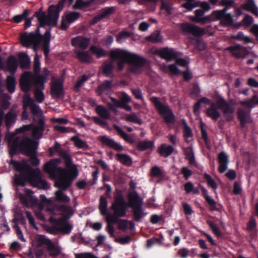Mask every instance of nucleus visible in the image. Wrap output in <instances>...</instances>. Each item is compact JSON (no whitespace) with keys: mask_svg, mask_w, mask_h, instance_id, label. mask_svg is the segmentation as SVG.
Listing matches in <instances>:
<instances>
[{"mask_svg":"<svg viewBox=\"0 0 258 258\" xmlns=\"http://www.w3.org/2000/svg\"><path fill=\"white\" fill-rule=\"evenodd\" d=\"M233 18L231 13L224 15L220 22V24L224 27H231L233 25Z\"/></svg>","mask_w":258,"mask_h":258,"instance_id":"nucleus-47","label":"nucleus"},{"mask_svg":"<svg viewBox=\"0 0 258 258\" xmlns=\"http://www.w3.org/2000/svg\"><path fill=\"white\" fill-rule=\"evenodd\" d=\"M18 67L17 60L15 56L13 55L10 56L6 61L4 71L9 72L11 75H14Z\"/></svg>","mask_w":258,"mask_h":258,"instance_id":"nucleus-24","label":"nucleus"},{"mask_svg":"<svg viewBox=\"0 0 258 258\" xmlns=\"http://www.w3.org/2000/svg\"><path fill=\"white\" fill-rule=\"evenodd\" d=\"M116 10L115 7H106L102 8L99 13L102 19L107 18L113 14Z\"/></svg>","mask_w":258,"mask_h":258,"instance_id":"nucleus-39","label":"nucleus"},{"mask_svg":"<svg viewBox=\"0 0 258 258\" xmlns=\"http://www.w3.org/2000/svg\"><path fill=\"white\" fill-rule=\"evenodd\" d=\"M211 28V26L209 25L205 29L202 28L188 22L183 23L180 24V29L183 33L191 34L195 37L203 36L206 34V30H208Z\"/></svg>","mask_w":258,"mask_h":258,"instance_id":"nucleus-11","label":"nucleus"},{"mask_svg":"<svg viewBox=\"0 0 258 258\" xmlns=\"http://www.w3.org/2000/svg\"><path fill=\"white\" fill-rule=\"evenodd\" d=\"M110 99L116 107L120 108H122L124 105L131 101V97L125 92L122 93V97L120 101L112 97H110Z\"/></svg>","mask_w":258,"mask_h":258,"instance_id":"nucleus-26","label":"nucleus"},{"mask_svg":"<svg viewBox=\"0 0 258 258\" xmlns=\"http://www.w3.org/2000/svg\"><path fill=\"white\" fill-rule=\"evenodd\" d=\"M57 225L60 226V227H53L55 229L58 231L59 232L65 234H70L73 229V225L68 223H57Z\"/></svg>","mask_w":258,"mask_h":258,"instance_id":"nucleus-38","label":"nucleus"},{"mask_svg":"<svg viewBox=\"0 0 258 258\" xmlns=\"http://www.w3.org/2000/svg\"><path fill=\"white\" fill-rule=\"evenodd\" d=\"M67 0H60L56 5H50L48 9V16L45 12L39 11L37 13V17L40 23V27H44L45 25L56 26L59 18V13L63 9L64 5ZM74 0H68L69 6L73 3Z\"/></svg>","mask_w":258,"mask_h":258,"instance_id":"nucleus-5","label":"nucleus"},{"mask_svg":"<svg viewBox=\"0 0 258 258\" xmlns=\"http://www.w3.org/2000/svg\"><path fill=\"white\" fill-rule=\"evenodd\" d=\"M114 66L112 61H104L101 67L100 70L103 75L106 77L112 78L114 76Z\"/></svg>","mask_w":258,"mask_h":258,"instance_id":"nucleus-20","label":"nucleus"},{"mask_svg":"<svg viewBox=\"0 0 258 258\" xmlns=\"http://www.w3.org/2000/svg\"><path fill=\"white\" fill-rule=\"evenodd\" d=\"M126 120L128 122L137 123L141 125L143 123L142 119L139 118L135 113H132L126 116Z\"/></svg>","mask_w":258,"mask_h":258,"instance_id":"nucleus-53","label":"nucleus"},{"mask_svg":"<svg viewBox=\"0 0 258 258\" xmlns=\"http://www.w3.org/2000/svg\"><path fill=\"white\" fill-rule=\"evenodd\" d=\"M89 50L93 54L96 55L97 58H100L107 55V53L104 49L98 47L95 45L91 46Z\"/></svg>","mask_w":258,"mask_h":258,"instance_id":"nucleus-44","label":"nucleus"},{"mask_svg":"<svg viewBox=\"0 0 258 258\" xmlns=\"http://www.w3.org/2000/svg\"><path fill=\"white\" fill-rule=\"evenodd\" d=\"M205 12L202 9H198L195 11V16L192 17L191 20L193 22L197 23L201 18H202L205 14Z\"/></svg>","mask_w":258,"mask_h":258,"instance_id":"nucleus-64","label":"nucleus"},{"mask_svg":"<svg viewBox=\"0 0 258 258\" xmlns=\"http://www.w3.org/2000/svg\"><path fill=\"white\" fill-rule=\"evenodd\" d=\"M207 224L210 227L213 233L218 237L222 236V233L217 225L213 221L208 220L206 221Z\"/></svg>","mask_w":258,"mask_h":258,"instance_id":"nucleus-54","label":"nucleus"},{"mask_svg":"<svg viewBox=\"0 0 258 258\" xmlns=\"http://www.w3.org/2000/svg\"><path fill=\"white\" fill-rule=\"evenodd\" d=\"M71 141L74 142V145L79 149H88L89 148L87 144L84 141L81 140L78 136H73L71 138Z\"/></svg>","mask_w":258,"mask_h":258,"instance_id":"nucleus-46","label":"nucleus"},{"mask_svg":"<svg viewBox=\"0 0 258 258\" xmlns=\"http://www.w3.org/2000/svg\"><path fill=\"white\" fill-rule=\"evenodd\" d=\"M112 88V81L105 80L103 83L98 86L96 92L98 96H101L104 93L111 91Z\"/></svg>","mask_w":258,"mask_h":258,"instance_id":"nucleus-27","label":"nucleus"},{"mask_svg":"<svg viewBox=\"0 0 258 258\" xmlns=\"http://www.w3.org/2000/svg\"><path fill=\"white\" fill-rule=\"evenodd\" d=\"M174 151V148L170 145L162 144L157 149V152L161 156L167 158L170 156Z\"/></svg>","mask_w":258,"mask_h":258,"instance_id":"nucleus-29","label":"nucleus"},{"mask_svg":"<svg viewBox=\"0 0 258 258\" xmlns=\"http://www.w3.org/2000/svg\"><path fill=\"white\" fill-rule=\"evenodd\" d=\"M241 105L244 106L248 108H252L256 104H258V98L256 95H253L252 98L248 101H242L240 102Z\"/></svg>","mask_w":258,"mask_h":258,"instance_id":"nucleus-48","label":"nucleus"},{"mask_svg":"<svg viewBox=\"0 0 258 258\" xmlns=\"http://www.w3.org/2000/svg\"><path fill=\"white\" fill-rule=\"evenodd\" d=\"M55 200L60 202L68 203L70 202V198L64 194L61 190H57L55 192Z\"/></svg>","mask_w":258,"mask_h":258,"instance_id":"nucleus-50","label":"nucleus"},{"mask_svg":"<svg viewBox=\"0 0 258 258\" xmlns=\"http://www.w3.org/2000/svg\"><path fill=\"white\" fill-rule=\"evenodd\" d=\"M117 160L122 164L130 166L132 165L133 161L132 158L126 154H117L116 155Z\"/></svg>","mask_w":258,"mask_h":258,"instance_id":"nucleus-43","label":"nucleus"},{"mask_svg":"<svg viewBox=\"0 0 258 258\" xmlns=\"http://www.w3.org/2000/svg\"><path fill=\"white\" fill-rule=\"evenodd\" d=\"M59 211L62 212L64 214L72 216L73 214L72 208L69 206L60 205L58 207Z\"/></svg>","mask_w":258,"mask_h":258,"instance_id":"nucleus-63","label":"nucleus"},{"mask_svg":"<svg viewBox=\"0 0 258 258\" xmlns=\"http://www.w3.org/2000/svg\"><path fill=\"white\" fill-rule=\"evenodd\" d=\"M39 143L31 138L25 136L21 141L17 137L13 141L12 144L9 150V154L12 158L17 154L18 149L26 156H29L37 151Z\"/></svg>","mask_w":258,"mask_h":258,"instance_id":"nucleus-6","label":"nucleus"},{"mask_svg":"<svg viewBox=\"0 0 258 258\" xmlns=\"http://www.w3.org/2000/svg\"><path fill=\"white\" fill-rule=\"evenodd\" d=\"M20 66L22 69H28L30 67V59L28 55L21 53L19 55Z\"/></svg>","mask_w":258,"mask_h":258,"instance_id":"nucleus-34","label":"nucleus"},{"mask_svg":"<svg viewBox=\"0 0 258 258\" xmlns=\"http://www.w3.org/2000/svg\"><path fill=\"white\" fill-rule=\"evenodd\" d=\"M98 140L103 146H106L116 151L120 152L123 149V147L113 139L107 136H102L98 137Z\"/></svg>","mask_w":258,"mask_h":258,"instance_id":"nucleus-13","label":"nucleus"},{"mask_svg":"<svg viewBox=\"0 0 258 258\" xmlns=\"http://www.w3.org/2000/svg\"><path fill=\"white\" fill-rule=\"evenodd\" d=\"M62 90L63 86L62 83L58 81H56L52 84L51 87V95L58 97L61 95Z\"/></svg>","mask_w":258,"mask_h":258,"instance_id":"nucleus-33","label":"nucleus"},{"mask_svg":"<svg viewBox=\"0 0 258 258\" xmlns=\"http://www.w3.org/2000/svg\"><path fill=\"white\" fill-rule=\"evenodd\" d=\"M250 110L246 111L243 109H239L237 111V117L240 121V125L244 127L246 123H249L252 122L250 116Z\"/></svg>","mask_w":258,"mask_h":258,"instance_id":"nucleus-23","label":"nucleus"},{"mask_svg":"<svg viewBox=\"0 0 258 258\" xmlns=\"http://www.w3.org/2000/svg\"><path fill=\"white\" fill-rule=\"evenodd\" d=\"M201 191L206 202L210 206V210L211 211L220 212V208H222V206L220 204L217 203L211 197L208 195V190L204 187L201 188Z\"/></svg>","mask_w":258,"mask_h":258,"instance_id":"nucleus-17","label":"nucleus"},{"mask_svg":"<svg viewBox=\"0 0 258 258\" xmlns=\"http://www.w3.org/2000/svg\"><path fill=\"white\" fill-rule=\"evenodd\" d=\"M17 114L14 109H11L5 116V123L7 130H9L11 125L16 122Z\"/></svg>","mask_w":258,"mask_h":258,"instance_id":"nucleus-31","label":"nucleus"},{"mask_svg":"<svg viewBox=\"0 0 258 258\" xmlns=\"http://www.w3.org/2000/svg\"><path fill=\"white\" fill-rule=\"evenodd\" d=\"M61 160L59 158L50 159L45 163L44 171L49 174L52 179L56 180L54 186L61 190H66L72 184L73 181L78 175V170L74 167L70 171L58 166Z\"/></svg>","mask_w":258,"mask_h":258,"instance_id":"nucleus-1","label":"nucleus"},{"mask_svg":"<svg viewBox=\"0 0 258 258\" xmlns=\"http://www.w3.org/2000/svg\"><path fill=\"white\" fill-rule=\"evenodd\" d=\"M226 50L236 59L244 58L249 53L246 48L240 44L228 46Z\"/></svg>","mask_w":258,"mask_h":258,"instance_id":"nucleus-12","label":"nucleus"},{"mask_svg":"<svg viewBox=\"0 0 258 258\" xmlns=\"http://www.w3.org/2000/svg\"><path fill=\"white\" fill-rule=\"evenodd\" d=\"M128 202L130 206L133 209L134 220L136 222H140L146 216L142 207L143 201L136 191H133L128 194Z\"/></svg>","mask_w":258,"mask_h":258,"instance_id":"nucleus-8","label":"nucleus"},{"mask_svg":"<svg viewBox=\"0 0 258 258\" xmlns=\"http://www.w3.org/2000/svg\"><path fill=\"white\" fill-rule=\"evenodd\" d=\"M240 8L244 11L251 13L255 16H258V7L254 0H246L245 3L241 5Z\"/></svg>","mask_w":258,"mask_h":258,"instance_id":"nucleus-25","label":"nucleus"},{"mask_svg":"<svg viewBox=\"0 0 258 258\" xmlns=\"http://www.w3.org/2000/svg\"><path fill=\"white\" fill-rule=\"evenodd\" d=\"M113 127L117 131L119 135L126 142L130 144H133L134 143L133 139L130 137L127 134L124 132L120 127L116 124H113Z\"/></svg>","mask_w":258,"mask_h":258,"instance_id":"nucleus-40","label":"nucleus"},{"mask_svg":"<svg viewBox=\"0 0 258 258\" xmlns=\"http://www.w3.org/2000/svg\"><path fill=\"white\" fill-rule=\"evenodd\" d=\"M76 54V58L82 63H90L92 60V56L87 51H77Z\"/></svg>","mask_w":258,"mask_h":258,"instance_id":"nucleus-30","label":"nucleus"},{"mask_svg":"<svg viewBox=\"0 0 258 258\" xmlns=\"http://www.w3.org/2000/svg\"><path fill=\"white\" fill-rule=\"evenodd\" d=\"M219 163L218 171L220 173H224L227 169V165L229 162L228 155L224 152H220L217 157Z\"/></svg>","mask_w":258,"mask_h":258,"instance_id":"nucleus-21","label":"nucleus"},{"mask_svg":"<svg viewBox=\"0 0 258 258\" xmlns=\"http://www.w3.org/2000/svg\"><path fill=\"white\" fill-rule=\"evenodd\" d=\"M44 131V129L42 127L35 126L32 129V135L34 139L39 140L42 138Z\"/></svg>","mask_w":258,"mask_h":258,"instance_id":"nucleus-52","label":"nucleus"},{"mask_svg":"<svg viewBox=\"0 0 258 258\" xmlns=\"http://www.w3.org/2000/svg\"><path fill=\"white\" fill-rule=\"evenodd\" d=\"M31 184L39 188L47 189L48 187V182L42 179L41 175L39 172H35L32 171L31 178Z\"/></svg>","mask_w":258,"mask_h":258,"instance_id":"nucleus-16","label":"nucleus"},{"mask_svg":"<svg viewBox=\"0 0 258 258\" xmlns=\"http://www.w3.org/2000/svg\"><path fill=\"white\" fill-rule=\"evenodd\" d=\"M109 56L112 60H119L116 64L119 71L123 70L125 63L133 66L134 68L132 71L134 72L136 69L143 67L146 63V60L143 57L120 48L110 50Z\"/></svg>","mask_w":258,"mask_h":258,"instance_id":"nucleus-3","label":"nucleus"},{"mask_svg":"<svg viewBox=\"0 0 258 258\" xmlns=\"http://www.w3.org/2000/svg\"><path fill=\"white\" fill-rule=\"evenodd\" d=\"M211 15L213 22L217 21H220V22L221 20H222V18L224 16L220 10L213 11L211 13Z\"/></svg>","mask_w":258,"mask_h":258,"instance_id":"nucleus-62","label":"nucleus"},{"mask_svg":"<svg viewBox=\"0 0 258 258\" xmlns=\"http://www.w3.org/2000/svg\"><path fill=\"white\" fill-rule=\"evenodd\" d=\"M10 164L12 165L14 169L20 173L19 174H15L14 183L17 186H24L26 181L31 183L32 169L25 160L22 162L11 159Z\"/></svg>","mask_w":258,"mask_h":258,"instance_id":"nucleus-7","label":"nucleus"},{"mask_svg":"<svg viewBox=\"0 0 258 258\" xmlns=\"http://www.w3.org/2000/svg\"><path fill=\"white\" fill-rule=\"evenodd\" d=\"M25 191V195H20V199L22 203L24 205L27 206L30 204H37L38 202V199L36 197L32 195L33 192L32 190L27 188L26 189Z\"/></svg>","mask_w":258,"mask_h":258,"instance_id":"nucleus-19","label":"nucleus"},{"mask_svg":"<svg viewBox=\"0 0 258 258\" xmlns=\"http://www.w3.org/2000/svg\"><path fill=\"white\" fill-rule=\"evenodd\" d=\"M231 38L238 41H243L244 43H249L252 42V39L246 36H245L243 32L239 31L236 35H233Z\"/></svg>","mask_w":258,"mask_h":258,"instance_id":"nucleus-45","label":"nucleus"},{"mask_svg":"<svg viewBox=\"0 0 258 258\" xmlns=\"http://www.w3.org/2000/svg\"><path fill=\"white\" fill-rule=\"evenodd\" d=\"M128 204L125 201L121 190L116 189L114 192V201L112 203L110 209L113 211V214H109L108 221L112 223H118L119 229L125 230L127 228L128 221L125 219H119L126 215Z\"/></svg>","mask_w":258,"mask_h":258,"instance_id":"nucleus-2","label":"nucleus"},{"mask_svg":"<svg viewBox=\"0 0 258 258\" xmlns=\"http://www.w3.org/2000/svg\"><path fill=\"white\" fill-rule=\"evenodd\" d=\"M182 122L183 125V134L184 136L186 138H190L192 136V133L188 126L186 120L184 119L182 120Z\"/></svg>","mask_w":258,"mask_h":258,"instance_id":"nucleus-56","label":"nucleus"},{"mask_svg":"<svg viewBox=\"0 0 258 258\" xmlns=\"http://www.w3.org/2000/svg\"><path fill=\"white\" fill-rule=\"evenodd\" d=\"M204 178L206 180L208 184L214 189L217 188V184L215 180L212 178L210 175L205 173L204 175Z\"/></svg>","mask_w":258,"mask_h":258,"instance_id":"nucleus-57","label":"nucleus"},{"mask_svg":"<svg viewBox=\"0 0 258 258\" xmlns=\"http://www.w3.org/2000/svg\"><path fill=\"white\" fill-rule=\"evenodd\" d=\"M80 14L79 12H73L67 14L65 16L66 21L69 23H72L77 20L80 17Z\"/></svg>","mask_w":258,"mask_h":258,"instance_id":"nucleus-55","label":"nucleus"},{"mask_svg":"<svg viewBox=\"0 0 258 258\" xmlns=\"http://www.w3.org/2000/svg\"><path fill=\"white\" fill-rule=\"evenodd\" d=\"M151 174L153 176L161 177L163 176L162 170L158 166H154L151 169Z\"/></svg>","mask_w":258,"mask_h":258,"instance_id":"nucleus-60","label":"nucleus"},{"mask_svg":"<svg viewBox=\"0 0 258 258\" xmlns=\"http://www.w3.org/2000/svg\"><path fill=\"white\" fill-rule=\"evenodd\" d=\"M42 38L39 28H37L35 33L31 32L27 34L26 32H24L20 37V41L23 46L28 48L33 45L35 48L40 43Z\"/></svg>","mask_w":258,"mask_h":258,"instance_id":"nucleus-10","label":"nucleus"},{"mask_svg":"<svg viewBox=\"0 0 258 258\" xmlns=\"http://www.w3.org/2000/svg\"><path fill=\"white\" fill-rule=\"evenodd\" d=\"M42 89L36 87L34 91L35 100L38 103H41L44 100V95Z\"/></svg>","mask_w":258,"mask_h":258,"instance_id":"nucleus-51","label":"nucleus"},{"mask_svg":"<svg viewBox=\"0 0 258 258\" xmlns=\"http://www.w3.org/2000/svg\"><path fill=\"white\" fill-rule=\"evenodd\" d=\"M89 78V76L86 75H82L81 78L77 82L75 85L74 88L75 91H78L83 83L87 81Z\"/></svg>","mask_w":258,"mask_h":258,"instance_id":"nucleus-59","label":"nucleus"},{"mask_svg":"<svg viewBox=\"0 0 258 258\" xmlns=\"http://www.w3.org/2000/svg\"><path fill=\"white\" fill-rule=\"evenodd\" d=\"M47 250L49 252V255L51 257H56L61 253L60 248L52 241L47 247Z\"/></svg>","mask_w":258,"mask_h":258,"instance_id":"nucleus-41","label":"nucleus"},{"mask_svg":"<svg viewBox=\"0 0 258 258\" xmlns=\"http://www.w3.org/2000/svg\"><path fill=\"white\" fill-rule=\"evenodd\" d=\"M108 202L106 199L101 196L99 199V209L101 215L108 216L109 214H111L108 212L107 210Z\"/></svg>","mask_w":258,"mask_h":258,"instance_id":"nucleus-32","label":"nucleus"},{"mask_svg":"<svg viewBox=\"0 0 258 258\" xmlns=\"http://www.w3.org/2000/svg\"><path fill=\"white\" fill-rule=\"evenodd\" d=\"M90 42V38L78 36L72 39L71 44L74 47H79L83 50H85L89 46Z\"/></svg>","mask_w":258,"mask_h":258,"instance_id":"nucleus-18","label":"nucleus"},{"mask_svg":"<svg viewBox=\"0 0 258 258\" xmlns=\"http://www.w3.org/2000/svg\"><path fill=\"white\" fill-rule=\"evenodd\" d=\"M96 112L103 119H108L110 118V113L108 110L102 105H98L95 108Z\"/></svg>","mask_w":258,"mask_h":258,"instance_id":"nucleus-37","label":"nucleus"},{"mask_svg":"<svg viewBox=\"0 0 258 258\" xmlns=\"http://www.w3.org/2000/svg\"><path fill=\"white\" fill-rule=\"evenodd\" d=\"M155 53L162 58L167 60L176 59L178 57V54L174 49L169 48L167 47L156 50Z\"/></svg>","mask_w":258,"mask_h":258,"instance_id":"nucleus-15","label":"nucleus"},{"mask_svg":"<svg viewBox=\"0 0 258 258\" xmlns=\"http://www.w3.org/2000/svg\"><path fill=\"white\" fill-rule=\"evenodd\" d=\"M154 147V142L152 141L144 140L140 141L137 145V149L142 151H146L149 149L153 150Z\"/></svg>","mask_w":258,"mask_h":258,"instance_id":"nucleus-36","label":"nucleus"},{"mask_svg":"<svg viewBox=\"0 0 258 258\" xmlns=\"http://www.w3.org/2000/svg\"><path fill=\"white\" fill-rule=\"evenodd\" d=\"M131 33L128 31H121L118 33L116 37V41L120 42L123 40L131 37Z\"/></svg>","mask_w":258,"mask_h":258,"instance_id":"nucleus-61","label":"nucleus"},{"mask_svg":"<svg viewBox=\"0 0 258 258\" xmlns=\"http://www.w3.org/2000/svg\"><path fill=\"white\" fill-rule=\"evenodd\" d=\"M183 152L185 156V159L188 161L189 164L191 166H197L194 151L191 147L183 148Z\"/></svg>","mask_w":258,"mask_h":258,"instance_id":"nucleus-28","label":"nucleus"},{"mask_svg":"<svg viewBox=\"0 0 258 258\" xmlns=\"http://www.w3.org/2000/svg\"><path fill=\"white\" fill-rule=\"evenodd\" d=\"M211 103V100L208 98L206 97L201 98L194 105L193 111L194 113H197V112L199 111L201 106V103H204L205 104H210Z\"/></svg>","mask_w":258,"mask_h":258,"instance_id":"nucleus-49","label":"nucleus"},{"mask_svg":"<svg viewBox=\"0 0 258 258\" xmlns=\"http://www.w3.org/2000/svg\"><path fill=\"white\" fill-rule=\"evenodd\" d=\"M31 74L28 72H25L22 76L20 85L21 90L26 93H28L31 88Z\"/></svg>","mask_w":258,"mask_h":258,"instance_id":"nucleus-22","label":"nucleus"},{"mask_svg":"<svg viewBox=\"0 0 258 258\" xmlns=\"http://www.w3.org/2000/svg\"><path fill=\"white\" fill-rule=\"evenodd\" d=\"M217 107L215 104L211 101L210 107L206 109V113L207 116L213 120L216 121L221 116V113L218 108L221 109L227 121L233 119V113L235 110V102L233 99L227 102L223 97H220L217 101Z\"/></svg>","mask_w":258,"mask_h":258,"instance_id":"nucleus-4","label":"nucleus"},{"mask_svg":"<svg viewBox=\"0 0 258 258\" xmlns=\"http://www.w3.org/2000/svg\"><path fill=\"white\" fill-rule=\"evenodd\" d=\"M29 15V12L27 10H25L22 14L16 15L13 18V21L16 23H20L22 21L27 17Z\"/></svg>","mask_w":258,"mask_h":258,"instance_id":"nucleus-58","label":"nucleus"},{"mask_svg":"<svg viewBox=\"0 0 258 258\" xmlns=\"http://www.w3.org/2000/svg\"><path fill=\"white\" fill-rule=\"evenodd\" d=\"M16 81L14 75H9L6 79V87L10 93H13L16 89Z\"/></svg>","mask_w":258,"mask_h":258,"instance_id":"nucleus-35","label":"nucleus"},{"mask_svg":"<svg viewBox=\"0 0 258 258\" xmlns=\"http://www.w3.org/2000/svg\"><path fill=\"white\" fill-rule=\"evenodd\" d=\"M59 155L64 160L66 166L69 169V171H70V170L73 169L74 167H76L75 165L72 164V159L71 156L66 151H61Z\"/></svg>","mask_w":258,"mask_h":258,"instance_id":"nucleus-42","label":"nucleus"},{"mask_svg":"<svg viewBox=\"0 0 258 258\" xmlns=\"http://www.w3.org/2000/svg\"><path fill=\"white\" fill-rule=\"evenodd\" d=\"M24 99L25 100V107H30L31 112L34 116L37 117L42 116V112L40 107L39 105L35 104L30 94H26L24 95Z\"/></svg>","mask_w":258,"mask_h":258,"instance_id":"nucleus-14","label":"nucleus"},{"mask_svg":"<svg viewBox=\"0 0 258 258\" xmlns=\"http://www.w3.org/2000/svg\"><path fill=\"white\" fill-rule=\"evenodd\" d=\"M150 100L159 114L163 117L164 121L167 124L174 123L175 115L168 105L161 103L157 97H152Z\"/></svg>","mask_w":258,"mask_h":258,"instance_id":"nucleus-9","label":"nucleus"}]
</instances>
